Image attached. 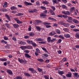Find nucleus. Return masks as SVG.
Segmentation results:
<instances>
[{
    "instance_id": "nucleus-50",
    "label": "nucleus",
    "mask_w": 79,
    "mask_h": 79,
    "mask_svg": "<svg viewBox=\"0 0 79 79\" xmlns=\"http://www.w3.org/2000/svg\"><path fill=\"white\" fill-rule=\"evenodd\" d=\"M12 39L14 41H16V38L15 37H13Z\"/></svg>"
},
{
    "instance_id": "nucleus-51",
    "label": "nucleus",
    "mask_w": 79,
    "mask_h": 79,
    "mask_svg": "<svg viewBox=\"0 0 79 79\" xmlns=\"http://www.w3.org/2000/svg\"><path fill=\"white\" fill-rule=\"evenodd\" d=\"M75 27V26L74 25H72L70 26V27H71L72 29H74Z\"/></svg>"
},
{
    "instance_id": "nucleus-28",
    "label": "nucleus",
    "mask_w": 79,
    "mask_h": 79,
    "mask_svg": "<svg viewBox=\"0 0 79 79\" xmlns=\"http://www.w3.org/2000/svg\"><path fill=\"white\" fill-rule=\"evenodd\" d=\"M29 35L31 37H32L34 35V33L33 32H31L29 33Z\"/></svg>"
},
{
    "instance_id": "nucleus-60",
    "label": "nucleus",
    "mask_w": 79,
    "mask_h": 79,
    "mask_svg": "<svg viewBox=\"0 0 79 79\" xmlns=\"http://www.w3.org/2000/svg\"><path fill=\"white\" fill-rule=\"evenodd\" d=\"M46 63H48L50 62V60H46L45 61Z\"/></svg>"
},
{
    "instance_id": "nucleus-64",
    "label": "nucleus",
    "mask_w": 79,
    "mask_h": 79,
    "mask_svg": "<svg viewBox=\"0 0 79 79\" xmlns=\"http://www.w3.org/2000/svg\"><path fill=\"white\" fill-rule=\"evenodd\" d=\"M44 78L45 79H49L48 77H47V76H44Z\"/></svg>"
},
{
    "instance_id": "nucleus-27",
    "label": "nucleus",
    "mask_w": 79,
    "mask_h": 79,
    "mask_svg": "<svg viewBox=\"0 0 79 79\" xmlns=\"http://www.w3.org/2000/svg\"><path fill=\"white\" fill-rule=\"evenodd\" d=\"M75 36L77 39H79V34L78 33H76Z\"/></svg>"
},
{
    "instance_id": "nucleus-44",
    "label": "nucleus",
    "mask_w": 79,
    "mask_h": 79,
    "mask_svg": "<svg viewBox=\"0 0 79 79\" xmlns=\"http://www.w3.org/2000/svg\"><path fill=\"white\" fill-rule=\"evenodd\" d=\"M53 4H54V3H58V2L56 0H53Z\"/></svg>"
},
{
    "instance_id": "nucleus-56",
    "label": "nucleus",
    "mask_w": 79,
    "mask_h": 79,
    "mask_svg": "<svg viewBox=\"0 0 79 79\" xmlns=\"http://www.w3.org/2000/svg\"><path fill=\"white\" fill-rule=\"evenodd\" d=\"M61 41H62V40L61 39H59L58 41L59 44H60L61 42Z\"/></svg>"
},
{
    "instance_id": "nucleus-19",
    "label": "nucleus",
    "mask_w": 79,
    "mask_h": 79,
    "mask_svg": "<svg viewBox=\"0 0 79 79\" xmlns=\"http://www.w3.org/2000/svg\"><path fill=\"white\" fill-rule=\"evenodd\" d=\"M23 78L21 76H17L13 79H22Z\"/></svg>"
},
{
    "instance_id": "nucleus-32",
    "label": "nucleus",
    "mask_w": 79,
    "mask_h": 79,
    "mask_svg": "<svg viewBox=\"0 0 79 79\" xmlns=\"http://www.w3.org/2000/svg\"><path fill=\"white\" fill-rule=\"evenodd\" d=\"M59 64L60 66H62L63 65V62L61 61V62H60Z\"/></svg>"
},
{
    "instance_id": "nucleus-63",
    "label": "nucleus",
    "mask_w": 79,
    "mask_h": 79,
    "mask_svg": "<svg viewBox=\"0 0 79 79\" xmlns=\"http://www.w3.org/2000/svg\"><path fill=\"white\" fill-rule=\"evenodd\" d=\"M75 48H79V45H77L75 46Z\"/></svg>"
},
{
    "instance_id": "nucleus-26",
    "label": "nucleus",
    "mask_w": 79,
    "mask_h": 79,
    "mask_svg": "<svg viewBox=\"0 0 79 79\" xmlns=\"http://www.w3.org/2000/svg\"><path fill=\"white\" fill-rule=\"evenodd\" d=\"M20 48L22 50H25L26 48V46H21Z\"/></svg>"
},
{
    "instance_id": "nucleus-21",
    "label": "nucleus",
    "mask_w": 79,
    "mask_h": 79,
    "mask_svg": "<svg viewBox=\"0 0 79 79\" xmlns=\"http://www.w3.org/2000/svg\"><path fill=\"white\" fill-rule=\"evenodd\" d=\"M7 59L5 58H0V61H6Z\"/></svg>"
},
{
    "instance_id": "nucleus-62",
    "label": "nucleus",
    "mask_w": 79,
    "mask_h": 79,
    "mask_svg": "<svg viewBox=\"0 0 79 79\" xmlns=\"http://www.w3.org/2000/svg\"><path fill=\"white\" fill-rule=\"evenodd\" d=\"M52 34L53 35H54L56 34V32H55V31H52Z\"/></svg>"
},
{
    "instance_id": "nucleus-22",
    "label": "nucleus",
    "mask_w": 79,
    "mask_h": 79,
    "mask_svg": "<svg viewBox=\"0 0 79 79\" xmlns=\"http://www.w3.org/2000/svg\"><path fill=\"white\" fill-rule=\"evenodd\" d=\"M27 41L28 44H33V41L31 40H27Z\"/></svg>"
},
{
    "instance_id": "nucleus-31",
    "label": "nucleus",
    "mask_w": 79,
    "mask_h": 79,
    "mask_svg": "<svg viewBox=\"0 0 79 79\" xmlns=\"http://www.w3.org/2000/svg\"><path fill=\"white\" fill-rule=\"evenodd\" d=\"M28 70L30 71L31 72H33L34 71V69L32 68H29Z\"/></svg>"
},
{
    "instance_id": "nucleus-25",
    "label": "nucleus",
    "mask_w": 79,
    "mask_h": 79,
    "mask_svg": "<svg viewBox=\"0 0 79 79\" xmlns=\"http://www.w3.org/2000/svg\"><path fill=\"white\" fill-rule=\"evenodd\" d=\"M42 3H43V4H44L45 3L46 5H48V4L49 3V2L48 1H44V2H43Z\"/></svg>"
},
{
    "instance_id": "nucleus-34",
    "label": "nucleus",
    "mask_w": 79,
    "mask_h": 79,
    "mask_svg": "<svg viewBox=\"0 0 79 79\" xmlns=\"http://www.w3.org/2000/svg\"><path fill=\"white\" fill-rule=\"evenodd\" d=\"M17 22L18 24H22L23 23V22L20 21L19 20Z\"/></svg>"
},
{
    "instance_id": "nucleus-6",
    "label": "nucleus",
    "mask_w": 79,
    "mask_h": 79,
    "mask_svg": "<svg viewBox=\"0 0 79 79\" xmlns=\"http://www.w3.org/2000/svg\"><path fill=\"white\" fill-rule=\"evenodd\" d=\"M7 73L9 74L10 75H13V72H12V71L10 70H7Z\"/></svg>"
},
{
    "instance_id": "nucleus-52",
    "label": "nucleus",
    "mask_w": 79,
    "mask_h": 79,
    "mask_svg": "<svg viewBox=\"0 0 79 79\" xmlns=\"http://www.w3.org/2000/svg\"><path fill=\"white\" fill-rule=\"evenodd\" d=\"M38 61H41V62H44V60H43V59H39L38 60Z\"/></svg>"
},
{
    "instance_id": "nucleus-14",
    "label": "nucleus",
    "mask_w": 79,
    "mask_h": 79,
    "mask_svg": "<svg viewBox=\"0 0 79 79\" xmlns=\"http://www.w3.org/2000/svg\"><path fill=\"white\" fill-rule=\"evenodd\" d=\"M25 76H27V77H30L31 76V75L28 73H24Z\"/></svg>"
},
{
    "instance_id": "nucleus-54",
    "label": "nucleus",
    "mask_w": 79,
    "mask_h": 79,
    "mask_svg": "<svg viewBox=\"0 0 79 79\" xmlns=\"http://www.w3.org/2000/svg\"><path fill=\"white\" fill-rule=\"evenodd\" d=\"M41 8L42 9H43L44 10H46V8L44 6H41Z\"/></svg>"
},
{
    "instance_id": "nucleus-58",
    "label": "nucleus",
    "mask_w": 79,
    "mask_h": 79,
    "mask_svg": "<svg viewBox=\"0 0 79 79\" xmlns=\"http://www.w3.org/2000/svg\"><path fill=\"white\" fill-rule=\"evenodd\" d=\"M62 6L63 8H66V6H65L64 5H62Z\"/></svg>"
},
{
    "instance_id": "nucleus-5",
    "label": "nucleus",
    "mask_w": 79,
    "mask_h": 79,
    "mask_svg": "<svg viewBox=\"0 0 79 79\" xmlns=\"http://www.w3.org/2000/svg\"><path fill=\"white\" fill-rule=\"evenodd\" d=\"M40 16L41 17H42L43 18H44L47 16V15L45 14H44V13H41L40 14Z\"/></svg>"
},
{
    "instance_id": "nucleus-1",
    "label": "nucleus",
    "mask_w": 79,
    "mask_h": 79,
    "mask_svg": "<svg viewBox=\"0 0 79 79\" xmlns=\"http://www.w3.org/2000/svg\"><path fill=\"white\" fill-rule=\"evenodd\" d=\"M55 39H53L52 40H51V37H48L47 38L48 42L50 43L51 42V43H53L55 42Z\"/></svg>"
},
{
    "instance_id": "nucleus-33",
    "label": "nucleus",
    "mask_w": 79,
    "mask_h": 79,
    "mask_svg": "<svg viewBox=\"0 0 79 79\" xmlns=\"http://www.w3.org/2000/svg\"><path fill=\"white\" fill-rule=\"evenodd\" d=\"M59 37H60V39H64V36H62L61 35H59Z\"/></svg>"
},
{
    "instance_id": "nucleus-36",
    "label": "nucleus",
    "mask_w": 79,
    "mask_h": 79,
    "mask_svg": "<svg viewBox=\"0 0 79 79\" xmlns=\"http://www.w3.org/2000/svg\"><path fill=\"white\" fill-rule=\"evenodd\" d=\"M66 58H64V59H63L62 60H61V62H64L65 61H66Z\"/></svg>"
},
{
    "instance_id": "nucleus-57",
    "label": "nucleus",
    "mask_w": 79,
    "mask_h": 79,
    "mask_svg": "<svg viewBox=\"0 0 79 79\" xmlns=\"http://www.w3.org/2000/svg\"><path fill=\"white\" fill-rule=\"evenodd\" d=\"M57 16L58 17H59V18H63V15H57Z\"/></svg>"
},
{
    "instance_id": "nucleus-12",
    "label": "nucleus",
    "mask_w": 79,
    "mask_h": 79,
    "mask_svg": "<svg viewBox=\"0 0 79 79\" xmlns=\"http://www.w3.org/2000/svg\"><path fill=\"white\" fill-rule=\"evenodd\" d=\"M18 60L20 63H24V60H23L21 59L20 58H18Z\"/></svg>"
},
{
    "instance_id": "nucleus-16",
    "label": "nucleus",
    "mask_w": 79,
    "mask_h": 79,
    "mask_svg": "<svg viewBox=\"0 0 79 79\" xmlns=\"http://www.w3.org/2000/svg\"><path fill=\"white\" fill-rule=\"evenodd\" d=\"M55 31L59 34H61V31L60 30H58V29H56Z\"/></svg>"
},
{
    "instance_id": "nucleus-10",
    "label": "nucleus",
    "mask_w": 79,
    "mask_h": 79,
    "mask_svg": "<svg viewBox=\"0 0 79 79\" xmlns=\"http://www.w3.org/2000/svg\"><path fill=\"white\" fill-rule=\"evenodd\" d=\"M64 36L65 37H66V38H70L71 35L69 34H66L64 35Z\"/></svg>"
},
{
    "instance_id": "nucleus-59",
    "label": "nucleus",
    "mask_w": 79,
    "mask_h": 79,
    "mask_svg": "<svg viewBox=\"0 0 79 79\" xmlns=\"http://www.w3.org/2000/svg\"><path fill=\"white\" fill-rule=\"evenodd\" d=\"M43 55H44V56H46V57H48V54H43Z\"/></svg>"
},
{
    "instance_id": "nucleus-24",
    "label": "nucleus",
    "mask_w": 79,
    "mask_h": 79,
    "mask_svg": "<svg viewBox=\"0 0 79 79\" xmlns=\"http://www.w3.org/2000/svg\"><path fill=\"white\" fill-rule=\"evenodd\" d=\"M69 24L68 23H64V26L65 27H69Z\"/></svg>"
},
{
    "instance_id": "nucleus-55",
    "label": "nucleus",
    "mask_w": 79,
    "mask_h": 79,
    "mask_svg": "<svg viewBox=\"0 0 79 79\" xmlns=\"http://www.w3.org/2000/svg\"><path fill=\"white\" fill-rule=\"evenodd\" d=\"M59 74H64V72L63 71H60L59 72Z\"/></svg>"
},
{
    "instance_id": "nucleus-17",
    "label": "nucleus",
    "mask_w": 79,
    "mask_h": 79,
    "mask_svg": "<svg viewBox=\"0 0 79 79\" xmlns=\"http://www.w3.org/2000/svg\"><path fill=\"white\" fill-rule=\"evenodd\" d=\"M5 25L6 26L7 28H8L9 29H10L11 28V27L10 26V24L8 23H6L5 24Z\"/></svg>"
},
{
    "instance_id": "nucleus-4",
    "label": "nucleus",
    "mask_w": 79,
    "mask_h": 79,
    "mask_svg": "<svg viewBox=\"0 0 79 79\" xmlns=\"http://www.w3.org/2000/svg\"><path fill=\"white\" fill-rule=\"evenodd\" d=\"M13 26L15 29H18L19 27V25L17 24H14L13 25Z\"/></svg>"
},
{
    "instance_id": "nucleus-38",
    "label": "nucleus",
    "mask_w": 79,
    "mask_h": 79,
    "mask_svg": "<svg viewBox=\"0 0 79 79\" xmlns=\"http://www.w3.org/2000/svg\"><path fill=\"white\" fill-rule=\"evenodd\" d=\"M4 40H8V38L6 36H4Z\"/></svg>"
},
{
    "instance_id": "nucleus-18",
    "label": "nucleus",
    "mask_w": 79,
    "mask_h": 79,
    "mask_svg": "<svg viewBox=\"0 0 79 79\" xmlns=\"http://www.w3.org/2000/svg\"><path fill=\"white\" fill-rule=\"evenodd\" d=\"M11 10H16L17 9V8L16 7H15V6H12L10 8Z\"/></svg>"
},
{
    "instance_id": "nucleus-8",
    "label": "nucleus",
    "mask_w": 79,
    "mask_h": 79,
    "mask_svg": "<svg viewBox=\"0 0 79 79\" xmlns=\"http://www.w3.org/2000/svg\"><path fill=\"white\" fill-rule=\"evenodd\" d=\"M74 77H76V78H79V75H78V73H75L74 74Z\"/></svg>"
},
{
    "instance_id": "nucleus-11",
    "label": "nucleus",
    "mask_w": 79,
    "mask_h": 79,
    "mask_svg": "<svg viewBox=\"0 0 79 79\" xmlns=\"http://www.w3.org/2000/svg\"><path fill=\"white\" fill-rule=\"evenodd\" d=\"M73 23L75 24H78V23H79V21H78V20L76 19H73Z\"/></svg>"
},
{
    "instance_id": "nucleus-2",
    "label": "nucleus",
    "mask_w": 79,
    "mask_h": 79,
    "mask_svg": "<svg viewBox=\"0 0 79 79\" xmlns=\"http://www.w3.org/2000/svg\"><path fill=\"white\" fill-rule=\"evenodd\" d=\"M46 26V27L47 28H49V27H51V26L50 25H50V23H47L45 22L44 23H43Z\"/></svg>"
},
{
    "instance_id": "nucleus-61",
    "label": "nucleus",
    "mask_w": 79,
    "mask_h": 79,
    "mask_svg": "<svg viewBox=\"0 0 79 79\" xmlns=\"http://www.w3.org/2000/svg\"><path fill=\"white\" fill-rule=\"evenodd\" d=\"M74 31H75L77 32V31H79V30L78 29H74L73 30Z\"/></svg>"
},
{
    "instance_id": "nucleus-9",
    "label": "nucleus",
    "mask_w": 79,
    "mask_h": 79,
    "mask_svg": "<svg viewBox=\"0 0 79 79\" xmlns=\"http://www.w3.org/2000/svg\"><path fill=\"white\" fill-rule=\"evenodd\" d=\"M49 11L51 15H55V12H54V11H53L51 9Z\"/></svg>"
},
{
    "instance_id": "nucleus-45",
    "label": "nucleus",
    "mask_w": 79,
    "mask_h": 79,
    "mask_svg": "<svg viewBox=\"0 0 79 79\" xmlns=\"http://www.w3.org/2000/svg\"><path fill=\"white\" fill-rule=\"evenodd\" d=\"M1 10H2L3 12H5V11H6V9H2Z\"/></svg>"
},
{
    "instance_id": "nucleus-23",
    "label": "nucleus",
    "mask_w": 79,
    "mask_h": 79,
    "mask_svg": "<svg viewBox=\"0 0 79 79\" xmlns=\"http://www.w3.org/2000/svg\"><path fill=\"white\" fill-rule=\"evenodd\" d=\"M5 16L8 19V20H11L10 19V17L9 16V15L7 14H5Z\"/></svg>"
},
{
    "instance_id": "nucleus-7",
    "label": "nucleus",
    "mask_w": 79,
    "mask_h": 79,
    "mask_svg": "<svg viewBox=\"0 0 79 79\" xmlns=\"http://www.w3.org/2000/svg\"><path fill=\"white\" fill-rule=\"evenodd\" d=\"M24 4L26 6H28V5H32V4L31 3L28 2H24Z\"/></svg>"
},
{
    "instance_id": "nucleus-49",
    "label": "nucleus",
    "mask_w": 79,
    "mask_h": 79,
    "mask_svg": "<svg viewBox=\"0 0 79 79\" xmlns=\"http://www.w3.org/2000/svg\"><path fill=\"white\" fill-rule=\"evenodd\" d=\"M51 8L53 10V11H55V9H56L55 8V7H54V6H52Z\"/></svg>"
},
{
    "instance_id": "nucleus-40",
    "label": "nucleus",
    "mask_w": 79,
    "mask_h": 79,
    "mask_svg": "<svg viewBox=\"0 0 79 79\" xmlns=\"http://www.w3.org/2000/svg\"><path fill=\"white\" fill-rule=\"evenodd\" d=\"M38 70L39 72H42V69L40 68H38Z\"/></svg>"
},
{
    "instance_id": "nucleus-43",
    "label": "nucleus",
    "mask_w": 79,
    "mask_h": 79,
    "mask_svg": "<svg viewBox=\"0 0 79 79\" xmlns=\"http://www.w3.org/2000/svg\"><path fill=\"white\" fill-rule=\"evenodd\" d=\"M32 44V45L33 46V47L37 46V44H36L35 43H33H33Z\"/></svg>"
},
{
    "instance_id": "nucleus-13",
    "label": "nucleus",
    "mask_w": 79,
    "mask_h": 79,
    "mask_svg": "<svg viewBox=\"0 0 79 79\" xmlns=\"http://www.w3.org/2000/svg\"><path fill=\"white\" fill-rule=\"evenodd\" d=\"M25 56L27 57V58H31V56L29 55L28 54L26 53L25 55Z\"/></svg>"
},
{
    "instance_id": "nucleus-46",
    "label": "nucleus",
    "mask_w": 79,
    "mask_h": 79,
    "mask_svg": "<svg viewBox=\"0 0 79 79\" xmlns=\"http://www.w3.org/2000/svg\"><path fill=\"white\" fill-rule=\"evenodd\" d=\"M24 52L27 53H29V50H25L24 51Z\"/></svg>"
},
{
    "instance_id": "nucleus-35",
    "label": "nucleus",
    "mask_w": 79,
    "mask_h": 79,
    "mask_svg": "<svg viewBox=\"0 0 79 79\" xmlns=\"http://www.w3.org/2000/svg\"><path fill=\"white\" fill-rule=\"evenodd\" d=\"M36 29H37L38 30V31H40V30H41V28H40V27H36Z\"/></svg>"
},
{
    "instance_id": "nucleus-48",
    "label": "nucleus",
    "mask_w": 79,
    "mask_h": 79,
    "mask_svg": "<svg viewBox=\"0 0 79 79\" xmlns=\"http://www.w3.org/2000/svg\"><path fill=\"white\" fill-rule=\"evenodd\" d=\"M42 49H43V50H44V51L46 52H47V49L45 48H42Z\"/></svg>"
},
{
    "instance_id": "nucleus-20",
    "label": "nucleus",
    "mask_w": 79,
    "mask_h": 79,
    "mask_svg": "<svg viewBox=\"0 0 79 79\" xmlns=\"http://www.w3.org/2000/svg\"><path fill=\"white\" fill-rule=\"evenodd\" d=\"M36 40H37V41H43V39L41 38L36 39Z\"/></svg>"
},
{
    "instance_id": "nucleus-37",
    "label": "nucleus",
    "mask_w": 79,
    "mask_h": 79,
    "mask_svg": "<svg viewBox=\"0 0 79 79\" xmlns=\"http://www.w3.org/2000/svg\"><path fill=\"white\" fill-rule=\"evenodd\" d=\"M68 18L69 20H70V21H72V20H73V18L71 17H68Z\"/></svg>"
},
{
    "instance_id": "nucleus-29",
    "label": "nucleus",
    "mask_w": 79,
    "mask_h": 79,
    "mask_svg": "<svg viewBox=\"0 0 79 79\" xmlns=\"http://www.w3.org/2000/svg\"><path fill=\"white\" fill-rule=\"evenodd\" d=\"M73 11H75V8L74 7H73L70 9L71 12H73Z\"/></svg>"
},
{
    "instance_id": "nucleus-53",
    "label": "nucleus",
    "mask_w": 79,
    "mask_h": 79,
    "mask_svg": "<svg viewBox=\"0 0 79 79\" xmlns=\"http://www.w3.org/2000/svg\"><path fill=\"white\" fill-rule=\"evenodd\" d=\"M36 3L38 6H39L40 5V2H39V1H37V2H36Z\"/></svg>"
},
{
    "instance_id": "nucleus-42",
    "label": "nucleus",
    "mask_w": 79,
    "mask_h": 79,
    "mask_svg": "<svg viewBox=\"0 0 79 79\" xmlns=\"http://www.w3.org/2000/svg\"><path fill=\"white\" fill-rule=\"evenodd\" d=\"M36 52L37 53H40V50L38 48L36 49Z\"/></svg>"
},
{
    "instance_id": "nucleus-39",
    "label": "nucleus",
    "mask_w": 79,
    "mask_h": 79,
    "mask_svg": "<svg viewBox=\"0 0 79 79\" xmlns=\"http://www.w3.org/2000/svg\"><path fill=\"white\" fill-rule=\"evenodd\" d=\"M63 30L64 31H65V32H67V31H68L69 30V29H68V28H64L63 29Z\"/></svg>"
},
{
    "instance_id": "nucleus-41",
    "label": "nucleus",
    "mask_w": 79,
    "mask_h": 79,
    "mask_svg": "<svg viewBox=\"0 0 79 79\" xmlns=\"http://www.w3.org/2000/svg\"><path fill=\"white\" fill-rule=\"evenodd\" d=\"M1 42L2 43H4V44H7V42L4 41V40H2L1 41Z\"/></svg>"
},
{
    "instance_id": "nucleus-47",
    "label": "nucleus",
    "mask_w": 79,
    "mask_h": 79,
    "mask_svg": "<svg viewBox=\"0 0 79 79\" xmlns=\"http://www.w3.org/2000/svg\"><path fill=\"white\" fill-rule=\"evenodd\" d=\"M62 17L64 18H67L68 16L67 15H62Z\"/></svg>"
},
{
    "instance_id": "nucleus-3",
    "label": "nucleus",
    "mask_w": 79,
    "mask_h": 79,
    "mask_svg": "<svg viewBox=\"0 0 79 79\" xmlns=\"http://www.w3.org/2000/svg\"><path fill=\"white\" fill-rule=\"evenodd\" d=\"M62 12V13H63V14H64V15H70V13L69 11H66V12H65L64 11H63Z\"/></svg>"
},
{
    "instance_id": "nucleus-15",
    "label": "nucleus",
    "mask_w": 79,
    "mask_h": 79,
    "mask_svg": "<svg viewBox=\"0 0 79 79\" xmlns=\"http://www.w3.org/2000/svg\"><path fill=\"white\" fill-rule=\"evenodd\" d=\"M27 49H32V47L31 46H26Z\"/></svg>"
},
{
    "instance_id": "nucleus-30",
    "label": "nucleus",
    "mask_w": 79,
    "mask_h": 79,
    "mask_svg": "<svg viewBox=\"0 0 79 79\" xmlns=\"http://www.w3.org/2000/svg\"><path fill=\"white\" fill-rule=\"evenodd\" d=\"M72 74L71 73H69L67 75H66V76L68 77H71Z\"/></svg>"
}]
</instances>
